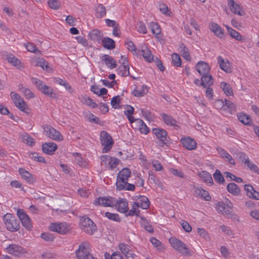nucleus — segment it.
<instances>
[{
	"instance_id": "79ce46f5",
	"label": "nucleus",
	"mask_w": 259,
	"mask_h": 259,
	"mask_svg": "<svg viewBox=\"0 0 259 259\" xmlns=\"http://www.w3.org/2000/svg\"><path fill=\"white\" fill-rule=\"evenodd\" d=\"M226 28L230 35L232 37L235 38L238 40H240L242 39V36L238 32L235 30L233 29L232 28L229 27L228 26H226Z\"/></svg>"
},
{
	"instance_id": "49530a36",
	"label": "nucleus",
	"mask_w": 259,
	"mask_h": 259,
	"mask_svg": "<svg viewBox=\"0 0 259 259\" xmlns=\"http://www.w3.org/2000/svg\"><path fill=\"white\" fill-rule=\"evenodd\" d=\"M24 46L27 50L30 52L34 53L35 54L40 53V51L38 50L35 45L31 42H28L24 44Z\"/></svg>"
},
{
	"instance_id": "2f4dec72",
	"label": "nucleus",
	"mask_w": 259,
	"mask_h": 259,
	"mask_svg": "<svg viewBox=\"0 0 259 259\" xmlns=\"http://www.w3.org/2000/svg\"><path fill=\"white\" fill-rule=\"evenodd\" d=\"M78 99L80 102L83 104H85L93 108L95 107L96 106V103L87 95H80L79 96Z\"/></svg>"
},
{
	"instance_id": "7c9ffc66",
	"label": "nucleus",
	"mask_w": 259,
	"mask_h": 259,
	"mask_svg": "<svg viewBox=\"0 0 259 259\" xmlns=\"http://www.w3.org/2000/svg\"><path fill=\"white\" fill-rule=\"evenodd\" d=\"M6 60L8 62L11 63L13 66L18 68H20L21 67V61L18 58L15 57L14 55L12 54H7L6 55Z\"/></svg>"
},
{
	"instance_id": "3c124183",
	"label": "nucleus",
	"mask_w": 259,
	"mask_h": 259,
	"mask_svg": "<svg viewBox=\"0 0 259 259\" xmlns=\"http://www.w3.org/2000/svg\"><path fill=\"white\" fill-rule=\"evenodd\" d=\"M239 120L244 124H248L251 121L249 116L244 113H240L238 115Z\"/></svg>"
},
{
	"instance_id": "a211bd4d",
	"label": "nucleus",
	"mask_w": 259,
	"mask_h": 259,
	"mask_svg": "<svg viewBox=\"0 0 259 259\" xmlns=\"http://www.w3.org/2000/svg\"><path fill=\"white\" fill-rule=\"evenodd\" d=\"M57 149V145L53 142L46 143L42 145L43 152L49 155H52Z\"/></svg>"
},
{
	"instance_id": "423d86ee",
	"label": "nucleus",
	"mask_w": 259,
	"mask_h": 259,
	"mask_svg": "<svg viewBox=\"0 0 259 259\" xmlns=\"http://www.w3.org/2000/svg\"><path fill=\"white\" fill-rule=\"evenodd\" d=\"M152 133L155 135L156 138L159 140L160 146L167 145L169 143V138L167 136V132L164 129L161 128H153Z\"/></svg>"
},
{
	"instance_id": "473e14b6",
	"label": "nucleus",
	"mask_w": 259,
	"mask_h": 259,
	"mask_svg": "<svg viewBox=\"0 0 259 259\" xmlns=\"http://www.w3.org/2000/svg\"><path fill=\"white\" fill-rule=\"evenodd\" d=\"M141 55L144 59L148 62L153 61V55L151 51L146 47H143L141 49Z\"/></svg>"
},
{
	"instance_id": "ddd939ff",
	"label": "nucleus",
	"mask_w": 259,
	"mask_h": 259,
	"mask_svg": "<svg viewBox=\"0 0 259 259\" xmlns=\"http://www.w3.org/2000/svg\"><path fill=\"white\" fill-rule=\"evenodd\" d=\"M228 5L230 10L234 14L239 16H243L244 15L245 13L241 9L240 6L234 0H228Z\"/></svg>"
},
{
	"instance_id": "72a5a7b5",
	"label": "nucleus",
	"mask_w": 259,
	"mask_h": 259,
	"mask_svg": "<svg viewBox=\"0 0 259 259\" xmlns=\"http://www.w3.org/2000/svg\"><path fill=\"white\" fill-rule=\"evenodd\" d=\"M40 92L52 98H56L57 97V95L53 88L47 84L44 85L43 88L40 91Z\"/></svg>"
},
{
	"instance_id": "4be33fe9",
	"label": "nucleus",
	"mask_w": 259,
	"mask_h": 259,
	"mask_svg": "<svg viewBox=\"0 0 259 259\" xmlns=\"http://www.w3.org/2000/svg\"><path fill=\"white\" fill-rule=\"evenodd\" d=\"M244 189L246 192V195L251 198L259 200V193L255 190L250 185H245Z\"/></svg>"
},
{
	"instance_id": "4d7b16f0",
	"label": "nucleus",
	"mask_w": 259,
	"mask_h": 259,
	"mask_svg": "<svg viewBox=\"0 0 259 259\" xmlns=\"http://www.w3.org/2000/svg\"><path fill=\"white\" fill-rule=\"evenodd\" d=\"M29 157L34 160L44 163H46V161L44 157L40 156L38 153L34 152L30 153Z\"/></svg>"
},
{
	"instance_id": "37998d69",
	"label": "nucleus",
	"mask_w": 259,
	"mask_h": 259,
	"mask_svg": "<svg viewBox=\"0 0 259 259\" xmlns=\"http://www.w3.org/2000/svg\"><path fill=\"white\" fill-rule=\"evenodd\" d=\"M213 176L214 180L220 184L224 183V178L222 176L220 170L216 169L214 173L213 174Z\"/></svg>"
},
{
	"instance_id": "680f3d73",
	"label": "nucleus",
	"mask_w": 259,
	"mask_h": 259,
	"mask_svg": "<svg viewBox=\"0 0 259 259\" xmlns=\"http://www.w3.org/2000/svg\"><path fill=\"white\" fill-rule=\"evenodd\" d=\"M136 203L135 202L133 203L132 207L131 210H130L128 212L127 215L133 216L137 215L138 216L140 213V210L138 209L139 208V206H135Z\"/></svg>"
},
{
	"instance_id": "4468645a",
	"label": "nucleus",
	"mask_w": 259,
	"mask_h": 259,
	"mask_svg": "<svg viewBox=\"0 0 259 259\" xmlns=\"http://www.w3.org/2000/svg\"><path fill=\"white\" fill-rule=\"evenodd\" d=\"M195 68L197 72L202 76L209 73L210 70L209 65L202 61H199L197 63Z\"/></svg>"
},
{
	"instance_id": "0eeeda50",
	"label": "nucleus",
	"mask_w": 259,
	"mask_h": 259,
	"mask_svg": "<svg viewBox=\"0 0 259 259\" xmlns=\"http://www.w3.org/2000/svg\"><path fill=\"white\" fill-rule=\"evenodd\" d=\"M44 133L46 136L55 141H60L63 139L61 133L51 125H45Z\"/></svg>"
},
{
	"instance_id": "4c0bfd02",
	"label": "nucleus",
	"mask_w": 259,
	"mask_h": 259,
	"mask_svg": "<svg viewBox=\"0 0 259 259\" xmlns=\"http://www.w3.org/2000/svg\"><path fill=\"white\" fill-rule=\"evenodd\" d=\"M179 51L181 53L182 57L187 61L191 60V56L189 54L188 49L186 48L185 45L181 44L179 47Z\"/></svg>"
},
{
	"instance_id": "09e8293b",
	"label": "nucleus",
	"mask_w": 259,
	"mask_h": 259,
	"mask_svg": "<svg viewBox=\"0 0 259 259\" xmlns=\"http://www.w3.org/2000/svg\"><path fill=\"white\" fill-rule=\"evenodd\" d=\"M141 225L148 232L153 233L154 229L153 227L149 224L147 220L144 218H142Z\"/></svg>"
},
{
	"instance_id": "393cba45",
	"label": "nucleus",
	"mask_w": 259,
	"mask_h": 259,
	"mask_svg": "<svg viewBox=\"0 0 259 259\" xmlns=\"http://www.w3.org/2000/svg\"><path fill=\"white\" fill-rule=\"evenodd\" d=\"M74 157V162L81 167H86L88 164V162L83 159L81 154L77 152H74L72 154Z\"/></svg>"
},
{
	"instance_id": "9b49d317",
	"label": "nucleus",
	"mask_w": 259,
	"mask_h": 259,
	"mask_svg": "<svg viewBox=\"0 0 259 259\" xmlns=\"http://www.w3.org/2000/svg\"><path fill=\"white\" fill-rule=\"evenodd\" d=\"M115 202L114 206L116 207L118 211L123 213L127 212L128 210V202L125 198L115 199Z\"/></svg>"
},
{
	"instance_id": "412c9836",
	"label": "nucleus",
	"mask_w": 259,
	"mask_h": 259,
	"mask_svg": "<svg viewBox=\"0 0 259 259\" xmlns=\"http://www.w3.org/2000/svg\"><path fill=\"white\" fill-rule=\"evenodd\" d=\"M121 65L116 70L117 74L121 76H127L130 75V67L128 63L125 62V63L121 62Z\"/></svg>"
},
{
	"instance_id": "774afa93",
	"label": "nucleus",
	"mask_w": 259,
	"mask_h": 259,
	"mask_svg": "<svg viewBox=\"0 0 259 259\" xmlns=\"http://www.w3.org/2000/svg\"><path fill=\"white\" fill-rule=\"evenodd\" d=\"M237 155L239 159L244 164L246 162H248V160L249 159L245 153L240 152L237 154Z\"/></svg>"
},
{
	"instance_id": "e2e57ef3",
	"label": "nucleus",
	"mask_w": 259,
	"mask_h": 259,
	"mask_svg": "<svg viewBox=\"0 0 259 259\" xmlns=\"http://www.w3.org/2000/svg\"><path fill=\"white\" fill-rule=\"evenodd\" d=\"M225 101L223 100L219 99L214 102V106L218 109H221L224 111V110H227V108L225 107Z\"/></svg>"
},
{
	"instance_id": "5fc2aeb1",
	"label": "nucleus",
	"mask_w": 259,
	"mask_h": 259,
	"mask_svg": "<svg viewBox=\"0 0 259 259\" xmlns=\"http://www.w3.org/2000/svg\"><path fill=\"white\" fill-rule=\"evenodd\" d=\"M127 181L117 178L116 182V188L118 190H124L127 185Z\"/></svg>"
},
{
	"instance_id": "dca6fc26",
	"label": "nucleus",
	"mask_w": 259,
	"mask_h": 259,
	"mask_svg": "<svg viewBox=\"0 0 259 259\" xmlns=\"http://www.w3.org/2000/svg\"><path fill=\"white\" fill-rule=\"evenodd\" d=\"M135 203V206H139L140 208L144 209H147L150 204V201L146 196L141 195L139 196Z\"/></svg>"
},
{
	"instance_id": "20e7f679",
	"label": "nucleus",
	"mask_w": 259,
	"mask_h": 259,
	"mask_svg": "<svg viewBox=\"0 0 259 259\" xmlns=\"http://www.w3.org/2000/svg\"><path fill=\"white\" fill-rule=\"evenodd\" d=\"M10 95L14 104L20 110L27 114L29 113V109L27 104L19 95L12 92Z\"/></svg>"
},
{
	"instance_id": "052dcab7",
	"label": "nucleus",
	"mask_w": 259,
	"mask_h": 259,
	"mask_svg": "<svg viewBox=\"0 0 259 259\" xmlns=\"http://www.w3.org/2000/svg\"><path fill=\"white\" fill-rule=\"evenodd\" d=\"M31 81L35 85L36 87L39 91H40L43 88L44 85H46V84L41 80L36 78H31Z\"/></svg>"
},
{
	"instance_id": "a878e982",
	"label": "nucleus",
	"mask_w": 259,
	"mask_h": 259,
	"mask_svg": "<svg viewBox=\"0 0 259 259\" xmlns=\"http://www.w3.org/2000/svg\"><path fill=\"white\" fill-rule=\"evenodd\" d=\"M201 86L203 88H207L210 87L213 83V79L212 75L209 73L206 75H203L201 76Z\"/></svg>"
},
{
	"instance_id": "c03bdc74",
	"label": "nucleus",
	"mask_w": 259,
	"mask_h": 259,
	"mask_svg": "<svg viewBox=\"0 0 259 259\" xmlns=\"http://www.w3.org/2000/svg\"><path fill=\"white\" fill-rule=\"evenodd\" d=\"M105 217H107L109 220L116 222H120L121 218L119 214L117 213H111L109 212H106L105 213Z\"/></svg>"
},
{
	"instance_id": "e433bc0d",
	"label": "nucleus",
	"mask_w": 259,
	"mask_h": 259,
	"mask_svg": "<svg viewBox=\"0 0 259 259\" xmlns=\"http://www.w3.org/2000/svg\"><path fill=\"white\" fill-rule=\"evenodd\" d=\"M161 117L166 124L170 126H175L176 125V120L170 115L162 113L161 114Z\"/></svg>"
},
{
	"instance_id": "f704fd0d",
	"label": "nucleus",
	"mask_w": 259,
	"mask_h": 259,
	"mask_svg": "<svg viewBox=\"0 0 259 259\" xmlns=\"http://www.w3.org/2000/svg\"><path fill=\"white\" fill-rule=\"evenodd\" d=\"M18 87L19 91L22 92L27 99H30L35 97L34 94L31 92L29 89L24 87L22 84H19Z\"/></svg>"
},
{
	"instance_id": "6e6d98bb",
	"label": "nucleus",
	"mask_w": 259,
	"mask_h": 259,
	"mask_svg": "<svg viewBox=\"0 0 259 259\" xmlns=\"http://www.w3.org/2000/svg\"><path fill=\"white\" fill-rule=\"evenodd\" d=\"M118 248L124 256L130 251V247L124 243H120Z\"/></svg>"
},
{
	"instance_id": "f257e3e1",
	"label": "nucleus",
	"mask_w": 259,
	"mask_h": 259,
	"mask_svg": "<svg viewBox=\"0 0 259 259\" xmlns=\"http://www.w3.org/2000/svg\"><path fill=\"white\" fill-rule=\"evenodd\" d=\"M3 221L8 230L11 232H15L19 229V222L12 214L9 213H6L3 217Z\"/></svg>"
},
{
	"instance_id": "a19ab883",
	"label": "nucleus",
	"mask_w": 259,
	"mask_h": 259,
	"mask_svg": "<svg viewBox=\"0 0 259 259\" xmlns=\"http://www.w3.org/2000/svg\"><path fill=\"white\" fill-rule=\"evenodd\" d=\"M150 242L159 251H162L164 249V246L162 243L155 237L150 239Z\"/></svg>"
},
{
	"instance_id": "603ef678",
	"label": "nucleus",
	"mask_w": 259,
	"mask_h": 259,
	"mask_svg": "<svg viewBox=\"0 0 259 259\" xmlns=\"http://www.w3.org/2000/svg\"><path fill=\"white\" fill-rule=\"evenodd\" d=\"M105 259H123L122 256L118 251L113 252L111 255L108 252L104 254Z\"/></svg>"
},
{
	"instance_id": "13d9d810",
	"label": "nucleus",
	"mask_w": 259,
	"mask_h": 259,
	"mask_svg": "<svg viewBox=\"0 0 259 259\" xmlns=\"http://www.w3.org/2000/svg\"><path fill=\"white\" fill-rule=\"evenodd\" d=\"M143 120L140 118L135 119L134 117L133 119H132V121H130V122L132 124V127L135 129L137 130L139 128L141 124H142Z\"/></svg>"
},
{
	"instance_id": "69168bd1",
	"label": "nucleus",
	"mask_w": 259,
	"mask_h": 259,
	"mask_svg": "<svg viewBox=\"0 0 259 259\" xmlns=\"http://www.w3.org/2000/svg\"><path fill=\"white\" fill-rule=\"evenodd\" d=\"M150 28L153 34H158L160 32L159 26L155 22H152L150 24Z\"/></svg>"
},
{
	"instance_id": "de8ad7c7",
	"label": "nucleus",
	"mask_w": 259,
	"mask_h": 259,
	"mask_svg": "<svg viewBox=\"0 0 259 259\" xmlns=\"http://www.w3.org/2000/svg\"><path fill=\"white\" fill-rule=\"evenodd\" d=\"M125 45L127 46V49L132 52L133 54L137 55L139 54V51L136 49L133 41L128 40L125 42Z\"/></svg>"
},
{
	"instance_id": "aec40b11",
	"label": "nucleus",
	"mask_w": 259,
	"mask_h": 259,
	"mask_svg": "<svg viewBox=\"0 0 259 259\" xmlns=\"http://www.w3.org/2000/svg\"><path fill=\"white\" fill-rule=\"evenodd\" d=\"M115 199L113 197H99L98 205L105 207H113L115 205Z\"/></svg>"
},
{
	"instance_id": "5701e85b",
	"label": "nucleus",
	"mask_w": 259,
	"mask_h": 259,
	"mask_svg": "<svg viewBox=\"0 0 259 259\" xmlns=\"http://www.w3.org/2000/svg\"><path fill=\"white\" fill-rule=\"evenodd\" d=\"M209 28L218 37L220 38L223 37L224 30L217 23H211L209 25Z\"/></svg>"
},
{
	"instance_id": "ea45409f",
	"label": "nucleus",
	"mask_w": 259,
	"mask_h": 259,
	"mask_svg": "<svg viewBox=\"0 0 259 259\" xmlns=\"http://www.w3.org/2000/svg\"><path fill=\"white\" fill-rule=\"evenodd\" d=\"M221 87L223 90L225 94L227 96L233 95V90L230 84L226 82H222Z\"/></svg>"
},
{
	"instance_id": "338daca9",
	"label": "nucleus",
	"mask_w": 259,
	"mask_h": 259,
	"mask_svg": "<svg viewBox=\"0 0 259 259\" xmlns=\"http://www.w3.org/2000/svg\"><path fill=\"white\" fill-rule=\"evenodd\" d=\"M41 237L46 241H53L54 239V236L50 233H43L41 235Z\"/></svg>"
},
{
	"instance_id": "6ab92c4d",
	"label": "nucleus",
	"mask_w": 259,
	"mask_h": 259,
	"mask_svg": "<svg viewBox=\"0 0 259 259\" xmlns=\"http://www.w3.org/2000/svg\"><path fill=\"white\" fill-rule=\"evenodd\" d=\"M101 59L110 69H113L116 67V61L112 57L108 55H102L101 56Z\"/></svg>"
},
{
	"instance_id": "a18cd8bd",
	"label": "nucleus",
	"mask_w": 259,
	"mask_h": 259,
	"mask_svg": "<svg viewBox=\"0 0 259 259\" xmlns=\"http://www.w3.org/2000/svg\"><path fill=\"white\" fill-rule=\"evenodd\" d=\"M121 102V98L119 96H116L113 97L111 101V104L112 107L114 109H119L121 107L119 104Z\"/></svg>"
},
{
	"instance_id": "cd10ccee",
	"label": "nucleus",
	"mask_w": 259,
	"mask_h": 259,
	"mask_svg": "<svg viewBox=\"0 0 259 259\" xmlns=\"http://www.w3.org/2000/svg\"><path fill=\"white\" fill-rule=\"evenodd\" d=\"M194 189L195 193L197 195L204 198L206 201H209L211 199V196L208 191L200 187H195Z\"/></svg>"
},
{
	"instance_id": "b1692460",
	"label": "nucleus",
	"mask_w": 259,
	"mask_h": 259,
	"mask_svg": "<svg viewBox=\"0 0 259 259\" xmlns=\"http://www.w3.org/2000/svg\"><path fill=\"white\" fill-rule=\"evenodd\" d=\"M218 64L220 68L224 71L228 73L231 71L230 63L228 60H225L222 56H219L217 58Z\"/></svg>"
},
{
	"instance_id": "c756f323",
	"label": "nucleus",
	"mask_w": 259,
	"mask_h": 259,
	"mask_svg": "<svg viewBox=\"0 0 259 259\" xmlns=\"http://www.w3.org/2000/svg\"><path fill=\"white\" fill-rule=\"evenodd\" d=\"M227 191L234 196H238L240 194L241 190L237 185L234 183H230L227 186Z\"/></svg>"
},
{
	"instance_id": "8fccbe9b",
	"label": "nucleus",
	"mask_w": 259,
	"mask_h": 259,
	"mask_svg": "<svg viewBox=\"0 0 259 259\" xmlns=\"http://www.w3.org/2000/svg\"><path fill=\"white\" fill-rule=\"evenodd\" d=\"M134 108L131 105L126 106V110L124 111V114L126 116L129 121H132V119H133L134 117L132 116V114L134 113Z\"/></svg>"
},
{
	"instance_id": "f3484780",
	"label": "nucleus",
	"mask_w": 259,
	"mask_h": 259,
	"mask_svg": "<svg viewBox=\"0 0 259 259\" xmlns=\"http://www.w3.org/2000/svg\"><path fill=\"white\" fill-rule=\"evenodd\" d=\"M181 143L183 146L188 150H193L196 148V142L190 137L182 139Z\"/></svg>"
},
{
	"instance_id": "c85d7f7f",
	"label": "nucleus",
	"mask_w": 259,
	"mask_h": 259,
	"mask_svg": "<svg viewBox=\"0 0 259 259\" xmlns=\"http://www.w3.org/2000/svg\"><path fill=\"white\" fill-rule=\"evenodd\" d=\"M102 45L107 50H112L115 47V42L113 39L108 37H104L102 40Z\"/></svg>"
},
{
	"instance_id": "1a4fd4ad",
	"label": "nucleus",
	"mask_w": 259,
	"mask_h": 259,
	"mask_svg": "<svg viewBox=\"0 0 259 259\" xmlns=\"http://www.w3.org/2000/svg\"><path fill=\"white\" fill-rule=\"evenodd\" d=\"M6 249L9 253L16 256H20L26 252L24 247L16 244H10Z\"/></svg>"
},
{
	"instance_id": "6e6552de",
	"label": "nucleus",
	"mask_w": 259,
	"mask_h": 259,
	"mask_svg": "<svg viewBox=\"0 0 259 259\" xmlns=\"http://www.w3.org/2000/svg\"><path fill=\"white\" fill-rule=\"evenodd\" d=\"M17 214L21 221L22 226L28 230L32 228L31 220L23 209H18Z\"/></svg>"
},
{
	"instance_id": "f03ea898",
	"label": "nucleus",
	"mask_w": 259,
	"mask_h": 259,
	"mask_svg": "<svg viewBox=\"0 0 259 259\" xmlns=\"http://www.w3.org/2000/svg\"><path fill=\"white\" fill-rule=\"evenodd\" d=\"M100 140L101 145L103 146L102 153L109 152L113 145V141L111 135L106 131H103L100 133Z\"/></svg>"
},
{
	"instance_id": "f8f14e48",
	"label": "nucleus",
	"mask_w": 259,
	"mask_h": 259,
	"mask_svg": "<svg viewBox=\"0 0 259 259\" xmlns=\"http://www.w3.org/2000/svg\"><path fill=\"white\" fill-rule=\"evenodd\" d=\"M233 207V204L229 200L228 203L218 202L217 205V209L218 211L222 212L223 214H230Z\"/></svg>"
},
{
	"instance_id": "58836bf2",
	"label": "nucleus",
	"mask_w": 259,
	"mask_h": 259,
	"mask_svg": "<svg viewBox=\"0 0 259 259\" xmlns=\"http://www.w3.org/2000/svg\"><path fill=\"white\" fill-rule=\"evenodd\" d=\"M225 107L227 110H224V111L230 114H233L236 112V106L233 102L228 100H225Z\"/></svg>"
},
{
	"instance_id": "864d4df0",
	"label": "nucleus",
	"mask_w": 259,
	"mask_h": 259,
	"mask_svg": "<svg viewBox=\"0 0 259 259\" xmlns=\"http://www.w3.org/2000/svg\"><path fill=\"white\" fill-rule=\"evenodd\" d=\"M171 59L172 64L174 66L177 67L181 66L182 64L181 59L180 56L178 54L176 53L172 54L171 55Z\"/></svg>"
},
{
	"instance_id": "7ed1b4c3",
	"label": "nucleus",
	"mask_w": 259,
	"mask_h": 259,
	"mask_svg": "<svg viewBox=\"0 0 259 259\" xmlns=\"http://www.w3.org/2000/svg\"><path fill=\"white\" fill-rule=\"evenodd\" d=\"M171 246L179 252L184 255H190L189 248L180 240L175 238H170L169 239Z\"/></svg>"
},
{
	"instance_id": "2eb2a0df",
	"label": "nucleus",
	"mask_w": 259,
	"mask_h": 259,
	"mask_svg": "<svg viewBox=\"0 0 259 259\" xmlns=\"http://www.w3.org/2000/svg\"><path fill=\"white\" fill-rule=\"evenodd\" d=\"M18 171L21 177L28 184H32L36 182V178L24 168H19Z\"/></svg>"
},
{
	"instance_id": "9d476101",
	"label": "nucleus",
	"mask_w": 259,
	"mask_h": 259,
	"mask_svg": "<svg viewBox=\"0 0 259 259\" xmlns=\"http://www.w3.org/2000/svg\"><path fill=\"white\" fill-rule=\"evenodd\" d=\"M49 229L52 231L60 234H66L69 230V228L66 223H51Z\"/></svg>"
},
{
	"instance_id": "bf43d9fd",
	"label": "nucleus",
	"mask_w": 259,
	"mask_h": 259,
	"mask_svg": "<svg viewBox=\"0 0 259 259\" xmlns=\"http://www.w3.org/2000/svg\"><path fill=\"white\" fill-rule=\"evenodd\" d=\"M48 3L49 6L54 10L59 9L61 5L60 2L58 0H49Z\"/></svg>"
},
{
	"instance_id": "bb28decb",
	"label": "nucleus",
	"mask_w": 259,
	"mask_h": 259,
	"mask_svg": "<svg viewBox=\"0 0 259 259\" xmlns=\"http://www.w3.org/2000/svg\"><path fill=\"white\" fill-rule=\"evenodd\" d=\"M199 177L203 182L207 183L209 186L213 184L211 175L208 172L202 171L199 174Z\"/></svg>"
},
{
	"instance_id": "0e129e2a",
	"label": "nucleus",
	"mask_w": 259,
	"mask_h": 259,
	"mask_svg": "<svg viewBox=\"0 0 259 259\" xmlns=\"http://www.w3.org/2000/svg\"><path fill=\"white\" fill-rule=\"evenodd\" d=\"M245 165H246L250 170L259 174V168L255 164L251 162L249 159L248 160V162H246Z\"/></svg>"
},
{
	"instance_id": "c9c22d12",
	"label": "nucleus",
	"mask_w": 259,
	"mask_h": 259,
	"mask_svg": "<svg viewBox=\"0 0 259 259\" xmlns=\"http://www.w3.org/2000/svg\"><path fill=\"white\" fill-rule=\"evenodd\" d=\"M131 171L128 168H124L121 169L118 174L117 178L124 180L128 181V178L130 177Z\"/></svg>"
},
{
	"instance_id": "39448f33",
	"label": "nucleus",
	"mask_w": 259,
	"mask_h": 259,
	"mask_svg": "<svg viewBox=\"0 0 259 259\" xmlns=\"http://www.w3.org/2000/svg\"><path fill=\"white\" fill-rule=\"evenodd\" d=\"M80 227L89 234H93L96 230V224L88 217H82L80 220Z\"/></svg>"
}]
</instances>
